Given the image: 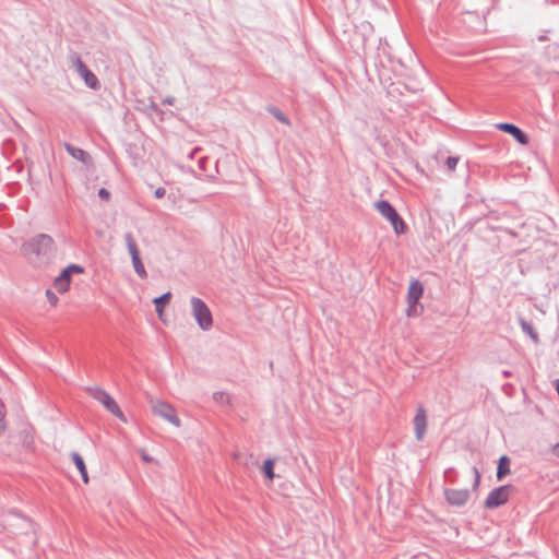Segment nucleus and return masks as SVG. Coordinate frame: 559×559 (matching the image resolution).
<instances>
[{
    "instance_id": "obj_26",
    "label": "nucleus",
    "mask_w": 559,
    "mask_h": 559,
    "mask_svg": "<svg viewBox=\"0 0 559 559\" xmlns=\"http://www.w3.org/2000/svg\"><path fill=\"white\" fill-rule=\"evenodd\" d=\"M552 454L559 459V442L554 444V447H552Z\"/></svg>"
},
{
    "instance_id": "obj_18",
    "label": "nucleus",
    "mask_w": 559,
    "mask_h": 559,
    "mask_svg": "<svg viewBox=\"0 0 559 559\" xmlns=\"http://www.w3.org/2000/svg\"><path fill=\"white\" fill-rule=\"evenodd\" d=\"M520 324H521V328L523 330V332H525L526 334L530 335V337L535 342L537 343L539 341V337H538V334L536 333V331L534 330V328L532 326L531 323H528L527 321L525 320H521L520 321Z\"/></svg>"
},
{
    "instance_id": "obj_20",
    "label": "nucleus",
    "mask_w": 559,
    "mask_h": 559,
    "mask_svg": "<svg viewBox=\"0 0 559 559\" xmlns=\"http://www.w3.org/2000/svg\"><path fill=\"white\" fill-rule=\"evenodd\" d=\"M5 429H7L5 406H4V403L0 400V430L4 431Z\"/></svg>"
},
{
    "instance_id": "obj_3",
    "label": "nucleus",
    "mask_w": 559,
    "mask_h": 559,
    "mask_svg": "<svg viewBox=\"0 0 559 559\" xmlns=\"http://www.w3.org/2000/svg\"><path fill=\"white\" fill-rule=\"evenodd\" d=\"M376 209L392 224V227L397 235L405 233L406 225L404 221L389 202L384 200L378 201L376 203Z\"/></svg>"
},
{
    "instance_id": "obj_27",
    "label": "nucleus",
    "mask_w": 559,
    "mask_h": 559,
    "mask_svg": "<svg viewBox=\"0 0 559 559\" xmlns=\"http://www.w3.org/2000/svg\"><path fill=\"white\" fill-rule=\"evenodd\" d=\"M474 473H475L474 487H477L478 484H479V474H478V472L476 469L474 471Z\"/></svg>"
},
{
    "instance_id": "obj_29",
    "label": "nucleus",
    "mask_w": 559,
    "mask_h": 559,
    "mask_svg": "<svg viewBox=\"0 0 559 559\" xmlns=\"http://www.w3.org/2000/svg\"><path fill=\"white\" fill-rule=\"evenodd\" d=\"M96 234L99 236V237H104L105 236V233L103 230H97Z\"/></svg>"
},
{
    "instance_id": "obj_4",
    "label": "nucleus",
    "mask_w": 559,
    "mask_h": 559,
    "mask_svg": "<svg viewBox=\"0 0 559 559\" xmlns=\"http://www.w3.org/2000/svg\"><path fill=\"white\" fill-rule=\"evenodd\" d=\"M90 395L97 400L108 412L120 420L126 421L124 415L118 406L117 402L104 390L99 388H93L88 390Z\"/></svg>"
},
{
    "instance_id": "obj_13",
    "label": "nucleus",
    "mask_w": 559,
    "mask_h": 559,
    "mask_svg": "<svg viewBox=\"0 0 559 559\" xmlns=\"http://www.w3.org/2000/svg\"><path fill=\"white\" fill-rule=\"evenodd\" d=\"M75 67L79 71V73L81 74V76L84 79L85 83L92 87V88H96L97 85H98V80L97 78L95 76L94 73H92L87 68L86 66L79 59L76 58L75 60Z\"/></svg>"
},
{
    "instance_id": "obj_8",
    "label": "nucleus",
    "mask_w": 559,
    "mask_h": 559,
    "mask_svg": "<svg viewBox=\"0 0 559 559\" xmlns=\"http://www.w3.org/2000/svg\"><path fill=\"white\" fill-rule=\"evenodd\" d=\"M496 129L509 133L520 144L526 145L528 143V136L515 124L509 122H499L495 124Z\"/></svg>"
},
{
    "instance_id": "obj_24",
    "label": "nucleus",
    "mask_w": 559,
    "mask_h": 559,
    "mask_svg": "<svg viewBox=\"0 0 559 559\" xmlns=\"http://www.w3.org/2000/svg\"><path fill=\"white\" fill-rule=\"evenodd\" d=\"M98 195L104 201H108L110 199V192L105 188L99 189Z\"/></svg>"
},
{
    "instance_id": "obj_2",
    "label": "nucleus",
    "mask_w": 559,
    "mask_h": 559,
    "mask_svg": "<svg viewBox=\"0 0 559 559\" xmlns=\"http://www.w3.org/2000/svg\"><path fill=\"white\" fill-rule=\"evenodd\" d=\"M424 294L423 284L417 281H411L408 290H407V310L406 314L408 317H417L421 313L423 307L418 305V300L421 298Z\"/></svg>"
},
{
    "instance_id": "obj_14",
    "label": "nucleus",
    "mask_w": 559,
    "mask_h": 559,
    "mask_svg": "<svg viewBox=\"0 0 559 559\" xmlns=\"http://www.w3.org/2000/svg\"><path fill=\"white\" fill-rule=\"evenodd\" d=\"M71 459L80 472L83 483L87 485L90 483V477L83 457L78 452H73L71 454Z\"/></svg>"
},
{
    "instance_id": "obj_19",
    "label": "nucleus",
    "mask_w": 559,
    "mask_h": 559,
    "mask_svg": "<svg viewBox=\"0 0 559 559\" xmlns=\"http://www.w3.org/2000/svg\"><path fill=\"white\" fill-rule=\"evenodd\" d=\"M68 152L74 157V158H78V159H81V160H85V157H86V153L81 150V148H74V147H70L68 146Z\"/></svg>"
},
{
    "instance_id": "obj_31",
    "label": "nucleus",
    "mask_w": 559,
    "mask_h": 559,
    "mask_svg": "<svg viewBox=\"0 0 559 559\" xmlns=\"http://www.w3.org/2000/svg\"><path fill=\"white\" fill-rule=\"evenodd\" d=\"M485 504H486L487 507L489 506V499H487V500L485 501Z\"/></svg>"
},
{
    "instance_id": "obj_30",
    "label": "nucleus",
    "mask_w": 559,
    "mask_h": 559,
    "mask_svg": "<svg viewBox=\"0 0 559 559\" xmlns=\"http://www.w3.org/2000/svg\"><path fill=\"white\" fill-rule=\"evenodd\" d=\"M502 373L504 377H508L510 374V371L504 370Z\"/></svg>"
},
{
    "instance_id": "obj_6",
    "label": "nucleus",
    "mask_w": 559,
    "mask_h": 559,
    "mask_svg": "<svg viewBox=\"0 0 559 559\" xmlns=\"http://www.w3.org/2000/svg\"><path fill=\"white\" fill-rule=\"evenodd\" d=\"M152 412L154 415L167 420L175 427L180 426V419L176 413V409L168 403L156 400L152 402Z\"/></svg>"
},
{
    "instance_id": "obj_7",
    "label": "nucleus",
    "mask_w": 559,
    "mask_h": 559,
    "mask_svg": "<svg viewBox=\"0 0 559 559\" xmlns=\"http://www.w3.org/2000/svg\"><path fill=\"white\" fill-rule=\"evenodd\" d=\"M126 241H127L128 251L132 259V264H133L134 271L136 272V274L139 276H141L142 278H145L147 276V273H146L144 264L140 258V252H139V249H138L134 238L131 235H127Z\"/></svg>"
},
{
    "instance_id": "obj_22",
    "label": "nucleus",
    "mask_w": 559,
    "mask_h": 559,
    "mask_svg": "<svg viewBox=\"0 0 559 559\" xmlns=\"http://www.w3.org/2000/svg\"><path fill=\"white\" fill-rule=\"evenodd\" d=\"M459 163L457 157H448L445 162V166L450 171H453Z\"/></svg>"
},
{
    "instance_id": "obj_15",
    "label": "nucleus",
    "mask_w": 559,
    "mask_h": 559,
    "mask_svg": "<svg viewBox=\"0 0 559 559\" xmlns=\"http://www.w3.org/2000/svg\"><path fill=\"white\" fill-rule=\"evenodd\" d=\"M510 459L507 455H502L499 459L497 466V478L499 480L510 473Z\"/></svg>"
},
{
    "instance_id": "obj_21",
    "label": "nucleus",
    "mask_w": 559,
    "mask_h": 559,
    "mask_svg": "<svg viewBox=\"0 0 559 559\" xmlns=\"http://www.w3.org/2000/svg\"><path fill=\"white\" fill-rule=\"evenodd\" d=\"M45 295H46L51 307H56L58 305L59 299H58L57 295L51 289H47Z\"/></svg>"
},
{
    "instance_id": "obj_1",
    "label": "nucleus",
    "mask_w": 559,
    "mask_h": 559,
    "mask_svg": "<svg viewBox=\"0 0 559 559\" xmlns=\"http://www.w3.org/2000/svg\"><path fill=\"white\" fill-rule=\"evenodd\" d=\"M84 269L78 264H70L61 271V273L55 277L52 286L59 294H66L70 290L72 276L74 274H83Z\"/></svg>"
},
{
    "instance_id": "obj_17",
    "label": "nucleus",
    "mask_w": 559,
    "mask_h": 559,
    "mask_svg": "<svg viewBox=\"0 0 559 559\" xmlns=\"http://www.w3.org/2000/svg\"><path fill=\"white\" fill-rule=\"evenodd\" d=\"M169 298H170V293H166L163 296L154 299V304L156 306V311L160 319H163V307L169 301Z\"/></svg>"
},
{
    "instance_id": "obj_12",
    "label": "nucleus",
    "mask_w": 559,
    "mask_h": 559,
    "mask_svg": "<svg viewBox=\"0 0 559 559\" xmlns=\"http://www.w3.org/2000/svg\"><path fill=\"white\" fill-rule=\"evenodd\" d=\"M52 242L51 238L46 235H39L34 238L31 242L23 246V251L25 254L29 255L31 253L38 254L39 251L36 247H48Z\"/></svg>"
},
{
    "instance_id": "obj_23",
    "label": "nucleus",
    "mask_w": 559,
    "mask_h": 559,
    "mask_svg": "<svg viewBox=\"0 0 559 559\" xmlns=\"http://www.w3.org/2000/svg\"><path fill=\"white\" fill-rule=\"evenodd\" d=\"M214 400L219 402V403H228L229 397L225 393L218 392V393L214 394Z\"/></svg>"
},
{
    "instance_id": "obj_16",
    "label": "nucleus",
    "mask_w": 559,
    "mask_h": 559,
    "mask_svg": "<svg viewBox=\"0 0 559 559\" xmlns=\"http://www.w3.org/2000/svg\"><path fill=\"white\" fill-rule=\"evenodd\" d=\"M275 462H276V459H266L263 462L262 471L269 480H273L275 478V473H274Z\"/></svg>"
},
{
    "instance_id": "obj_10",
    "label": "nucleus",
    "mask_w": 559,
    "mask_h": 559,
    "mask_svg": "<svg viewBox=\"0 0 559 559\" xmlns=\"http://www.w3.org/2000/svg\"><path fill=\"white\" fill-rule=\"evenodd\" d=\"M444 495L447 501L455 507L464 506L469 499L468 491L464 489H448Z\"/></svg>"
},
{
    "instance_id": "obj_9",
    "label": "nucleus",
    "mask_w": 559,
    "mask_h": 559,
    "mask_svg": "<svg viewBox=\"0 0 559 559\" xmlns=\"http://www.w3.org/2000/svg\"><path fill=\"white\" fill-rule=\"evenodd\" d=\"M415 437L418 441L423 440L427 430V414L423 406L416 409L414 417Z\"/></svg>"
},
{
    "instance_id": "obj_5",
    "label": "nucleus",
    "mask_w": 559,
    "mask_h": 559,
    "mask_svg": "<svg viewBox=\"0 0 559 559\" xmlns=\"http://www.w3.org/2000/svg\"><path fill=\"white\" fill-rule=\"evenodd\" d=\"M192 314L201 329L207 330L212 326V314L207 306L200 299H191Z\"/></svg>"
},
{
    "instance_id": "obj_28",
    "label": "nucleus",
    "mask_w": 559,
    "mask_h": 559,
    "mask_svg": "<svg viewBox=\"0 0 559 559\" xmlns=\"http://www.w3.org/2000/svg\"><path fill=\"white\" fill-rule=\"evenodd\" d=\"M276 117H277L278 120H281L283 122H286V118L284 116L278 114V115H276Z\"/></svg>"
},
{
    "instance_id": "obj_11",
    "label": "nucleus",
    "mask_w": 559,
    "mask_h": 559,
    "mask_svg": "<svg viewBox=\"0 0 559 559\" xmlns=\"http://www.w3.org/2000/svg\"><path fill=\"white\" fill-rule=\"evenodd\" d=\"M514 488L510 485L500 486L491 490V508L506 503Z\"/></svg>"
},
{
    "instance_id": "obj_25",
    "label": "nucleus",
    "mask_w": 559,
    "mask_h": 559,
    "mask_svg": "<svg viewBox=\"0 0 559 559\" xmlns=\"http://www.w3.org/2000/svg\"><path fill=\"white\" fill-rule=\"evenodd\" d=\"M165 193H166V191H165V189H164V188H157V189L154 191V197H155L156 199H162V198H164V197H165Z\"/></svg>"
}]
</instances>
